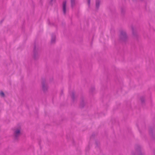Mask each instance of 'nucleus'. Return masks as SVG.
Segmentation results:
<instances>
[{
    "instance_id": "nucleus-8",
    "label": "nucleus",
    "mask_w": 155,
    "mask_h": 155,
    "mask_svg": "<svg viewBox=\"0 0 155 155\" xmlns=\"http://www.w3.org/2000/svg\"><path fill=\"white\" fill-rule=\"evenodd\" d=\"M90 3V0H88V5H89Z\"/></svg>"
},
{
    "instance_id": "nucleus-5",
    "label": "nucleus",
    "mask_w": 155,
    "mask_h": 155,
    "mask_svg": "<svg viewBox=\"0 0 155 155\" xmlns=\"http://www.w3.org/2000/svg\"><path fill=\"white\" fill-rule=\"evenodd\" d=\"M100 3V2L98 0H97L96 2V6L97 8H98L99 6Z\"/></svg>"
},
{
    "instance_id": "nucleus-2",
    "label": "nucleus",
    "mask_w": 155,
    "mask_h": 155,
    "mask_svg": "<svg viewBox=\"0 0 155 155\" xmlns=\"http://www.w3.org/2000/svg\"><path fill=\"white\" fill-rule=\"evenodd\" d=\"M126 35L125 32L124 31H122L121 32L120 37L121 39L125 38L126 37Z\"/></svg>"
},
{
    "instance_id": "nucleus-7",
    "label": "nucleus",
    "mask_w": 155,
    "mask_h": 155,
    "mask_svg": "<svg viewBox=\"0 0 155 155\" xmlns=\"http://www.w3.org/2000/svg\"><path fill=\"white\" fill-rule=\"evenodd\" d=\"M71 5L73 6L74 4V0H71Z\"/></svg>"
},
{
    "instance_id": "nucleus-4",
    "label": "nucleus",
    "mask_w": 155,
    "mask_h": 155,
    "mask_svg": "<svg viewBox=\"0 0 155 155\" xmlns=\"http://www.w3.org/2000/svg\"><path fill=\"white\" fill-rule=\"evenodd\" d=\"M55 36H53L51 40V42L52 43H54L55 41Z\"/></svg>"
},
{
    "instance_id": "nucleus-3",
    "label": "nucleus",
    "mask_w": 155,
    "mask_h": 155,
    "mask_svg": "<svg viewBox=\"0 0 155 155\" xmlns=\"http://www.w3.org/2000/svg\"><path fill=\"white\" fill-rule=\"evenodd\" d=\"M63 11L64 14H65L66 12V2H64L63 4Z\"/></svg>"
},
{
    "instance_id": "nucleus-1",
    "label": "nucleus",
    "mask_w": 155,
    "mask_h": 155,
    "mask_svg": "<svg viewBox=\"0 0 155 155\" xmlns=\"http://www.w3.org/2000/svg\"><path fill=\"white\" fill-rule=\"evenodd\" d=\"M14 135L15 137L20 135L21 134V128L20 127L15 128L14 130Z\"/></svg>"
},
{
    "instance_id": "nucleus-6",
    "label": "nucleus",
    "mask_w": 155,
    "mask_h": 155,
    "mask_svg": "<svg viewBox=\"0 0 155 155\" xmlns=\"http://www.w3.org/2000/svg\"><path fill=\"white\" fill-rule=\"evenodd\" d=\"M0 95L2 97H4V93L2 92H0Z\"/></svg>"
}]
</instances>
